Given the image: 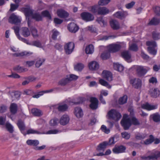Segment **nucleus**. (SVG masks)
Segmentation results:
<instances>
[{
    "label": "nucleus",
    "instance_id": "obj_1",
    "mask_svg": "<svg viewBox=\"0 0 160 160\" xmlns=\"http://www.w3.org/2000/svg\"><path fill=\"white\" fill-rule=\"evenodd\" d=\"M114 137L111 138L108 142L105 141L99 144L97 148V150L99 152L104 151L107 146H110L114 144L116 142L115 141Z\"/></svg>",
    "mask_w": 160,
    "mask_h": 160
},
{
    "label": "nucleus",
    "instance_id": "obj_2",
    "mask_svg": "<svg viewBox=\"0 0 160 160\" xmlns=\"http://www.w3.org/2000/svg\"><path fill=\"white\" fill-rule=\"evenodd\" d=\"M128 117L127 115H125L121 121V124L125 130H128L132 125L131 119Z\"/></svg>",
    "mask_w": 160,
    "mask_h": 160
},
{
    "label": "nucleus",
    "instance_id": "obj_3",
    "mask_svg": "<svg viewBox=\"0 0 160 160\" xmlns=\"http://www.w3.org/2000/svg\"><path fill=\"white\" fill-rule=\"evenodd\" d=\"M109 118L118 121L121 118L120 113L116 110L111 109L108 113Z\"/></svg>",
    "mask_w": 160,
    "mask_h": 160
},
{
    "label": "nucleus",
    "instance_id": "obj_4",
    "mask_svg": "<svg viewBox=\"0 0 160 160\" xmlns=\"http://www.w3.org/2000/svg\"><path fill=\"white\" fill-rule=\"evenodd\" d=\"M74 46V44L72 42H70L66 44L64 48L66 54L68 55L71 54L73 51Z\"/></svg>",
    "mask_w": 160,
    "mask_h": 160
},
{
    "label": "nucleus",
    "instance_id": "obj_5",
    "mask_svg": "<svg viewBox=\"0 0 160 160\" xmlns=\"http://www.w3.org/2000/svg\"><path fill=\"white\" fill-rule=\"evenodd\" d=\"M147 72V70L142 66H138L136 68V72L139 77L144 76Z\"/></svg>",
    "mask_w": 160,
    "mask_h": 160
},
{
    "label": "nucleus",
    "instance_id": "obj_6",
    "mask_svg": "<svg viewBox=\"0 0 160 160\" xmlns=\"http://www.w3.org/2000/svg\"><path fill=\"white\" fill-rule=\"evenodd\" d=\"M130 83L136 88H138L141 86V81L140 79L138 78L131 79L130 81Z\"/></svg>",
    "mask_w": 160,
    "mask_h": 160
},
{
    "label": "nucleus",
    "instance_id": "obj_7",
    "mask_svg": "<svg viewBox=\"0 0 160 160\" xmlns=\"http://www.w3.org/2000/svg\"><path fill=\"white\" fill-rule=\"evenodd\" d=\"M80 16L84 20H93L94 19L93 16L89 12H83L80 14Z\"/></svg>",
    "mask_w": 160,
    "mask_h": 160
},
{
    "label": "nucleus",
    "instance_id": "obj_8",
    "mask_svg": "<svg viewBox=\"0 0 160 160\" xmlns=\"http://www.w3.org/2000/svg\"><path fill=\"white\" fill-rule=\"evenodd\" d=\"M91 104L90 107L93 110L96 109L98 106V101L96 98L91 97L90 98Z\"/></svg>",
    "mask_w": 160,
    "mask_h": 160
},
{
    "label": "nucleus",
    "instance_id": "obj_9",
    "mask_svg": "<svg viewBox=\"0 0 160 160\" xmlns=\"http://www.w3.org/2000/svg\"><path fill=\"white\" fill-rule=\"evenodd\" d=\"M68 28L70 32L75 33L78 30L79 27L76 24L71 22L68 25Z\"/></svg>",
    "mask_w": 160,
    "mask_h": 160
},
{
    "label": "nucleus",
    "instance_id": "obj_10",
    "mask_svg": "<svg viewBox=\"0 0 160 160\" xmlns=\"http://www.w3.org/2000/svg\"><path fill=\"white\" fill-rule=\"evenodd\" d=\"M126 147L123 145L115 146L112 149L113 152L115 153H119L125 152Z\"/></svg>",
    "mask_w": 160,
    "mask_h": 160
},
{
    "label": "nucleus",
    "instance_id": "obj_11",
    "mask_svg": "<svg viewBox=\"0 0 160 160\" xmlns=\"http://www.w3.org/2000/svg\"><path fill=\"white\" fill-rule=\"evenodd\" d=\"M57 14L58 16L62 18H67L69 15V13L67 12L62 9L58 10Z\"/></svg>",
    "mask_w": 160,
    "mask_h": 160
},
{
    "label": "nucleus",
    "instance_id": "obj_12",
    "mask_svg": "<svg viewBox=\"0 0 160 160\" xmlns=\"http://www.w3.org/2000/svg\"><path fill=\"white\" fill-rule=\"evenodd\" d=\"M102 74L103 77L107 80L108 81H111L112 80V75L110 72L104 70L102 72Z\"/></svg>",
    "mask_w": 160,
    "mask_h": 160
},
{
    "label": "nucleus",
    "instance_id": "obj_13",
    "mask_svg": "<svg viewBox=\"0 0 160 160\" xmlns=\"http://www.w3.org/2000/svg\"><path fill=\"white\" fill-rule=\"evenodd\" d=\"M127 12H124L118 11L113 14L114 16L119 19H124L127 15Z\"/></svg>",
    "mask_w": 160,
    "mask_h": 160
},
{
    "label": "nucleus",
    "instance_id": "obj_14",
    "mask_svg": "<svg viewBox=\"0 0 160 160\" xmlns=\"http://www.w3.org/2000/svg\"><path fill=\"white\" fill-rule=\"evenodd\" d=\"M21 10L24 12L26 18L30 17H32L33 14V11L30 8H22Z\"/></svg>",
    "mask_w": 160,
    "mask_h": 160
},
{
    "label": "nucleus",
    "instance_id": "obj_15",
    "mask_svg": "<svg viewBox=\"0 0 160 160\" xmlns=\"http://www.w3.org/2000/svg\"><path fill=\"white\" fill-rule=\"evenodd\" d=\"M8 94L11 96L12 101L18 99L20 96V92L18 91H9Z\"/></svg>",
    "mask_w": 160,
    "mask_h": 160
},
{
    "label": "nucleus",
    "instance_id": "obj_16",
    "mask_svg": "<svg viewBox=\"0 0 160 160\" xmlns=\"http://www.w3.org/2000/svg\"><path fill=\"white\" fill-rule=\"evenodd\" d=\"M121 48V46L120 45L112 44L109 45V51L110 52H114L118 51Z\"/></svg>",
    "mask_w": 160,
    "mask_h": 160
},
{
    "label": "nucleus",
    "instance_id": "obj_17",
    "mask_svg": "<svg viewBox=\"0 0 160 160\" xmlns=\"http://www.w3.org/2000/svg\"><path fill=\"white\" fill-rule=\"evenodd\" d=\"M69 121V118L67 115H63L60 120V123L62 125H65L68 124Z\"/></svg>",
    "mask_w": 160,
    "mask_h": 160
},
{
    "label": "nucleus",
    "instance_id": "obj_18",
    "mask_svg": "<svg viewBox=\"0 0 160 160\" xmlns=\"http://www.w3.org/2000/svg\"><path fill=\"white\" fill-rule=\"evenodd\" d=\"M142 108L148 110H151L157 108V106L155 105H152L148 102H146L141 105Z\"/></svg>",
    "mask_w": 160,
    "mask_h": 160
},
{
    "label": "nucleus",
    "instance_id": "obj_19",
    "mask_svg": "<svg viewBox=\"0 0 160 160\" xmlns=\"http://www.w3.org/2000/svg\"><path fill=\"white\" fill-rule=\"evenodd\" d=\"M88 67L91 70H97L99 68V65L96 62L92 61L89 63Z\"/></svg>",
    "mask_w": 160,
    "mask_h": 160
},
{
    "label": "nucleus",
    "instance_id": "obj_20",
    "mask_svg": "<svg viewBox=\"0 0 160 160\" xmlns=\"http://www.w3.org/2000/svg\"><path fill=\"white\" fill-rule=\"evenodd\" d=\"M149 92L151 96L155 98L159 96L160 94V92L157 88H152L150 90Z\"/></svg>",
    "mask_w": 160,
    "mask_h": 160
},
{
    "label": "nucleus",
    "instance_id": "obj_21",
    "mask_svg": "<svg viewBox=\"0 0 160 160\" xmlns=\"http://www.w3.org/2000/svg\"><path fill=\"white\" fill-rule=\"evenodd\" d=\"M121 55L122 57L128 62H130L131 55L128 51H125L122 52Z\"/></svg>",
    "mask_w": 160,
    "mask_h": 160
},
{
    "label": "nucleus",
    "instance_id": "obj_22",
    "mask_svg": "<svg viewBox=\"0 0 160 160\" xmlns=\"http://www.w3.org/2000/svg\"><path fill=\"white\" fill-rule=\"evenodd\" d=\"M110 24L113 30H117L120 28L119 24L117 21H110Z\"/></svg>",
    "mask_w": 160,
    "mask_h": 160
},
{
    "label": "nucleus",
    "instance_id": "obj_23",
    "mask_svg": "<svg viewBox=\"0 0 160 160\" xmlns=\"http://www.w3.org/2000/svg\"><path fill=\"white\" fill-rule=\"evenodd\" d=\"M109 12V10L105 7H98V14L104 15L108 13Z\"/></svg>",
    "mask_w": 160,
    "mask_h": 160
},
{
    "label": "nucleus",
    "instance_id": "obj_24",
    "mask_svg": "<svg viewBox=\"0 0 160 160\" xmlns=\"http://www.w3.org/2000/svg\"><path fill=\"white\" fill-rule=\"evenodd\" d=\"M18 106L15 103H11L10 106V110L12 114H15L18 111Z\"/></svg>",
    "mask_w": 160,
    "mask_h": 160
},
{
    "label": "nucleus",
    "instance_id": "obj_25",
    "mask_svg": "<svg viewBox=\"0 0 160 160\" xmlns=\"http://www.w3.org/2000/svg\"><path fill=\"white\" fill-rule=\"evenodd\" d=\"M74 113L78 118H81L83 115L82 110L79 107H76L75 108Z\"/></svg>",
    "mask_w": 160,
    "mask_h": 160
},
{
    "label": "nucleus",
    "instance_id": "obj_26",
    "mask_svg": "<svg viewBox=\"0 0 160 160\" xmlns=\"http://www.w3.org/2000/svg\"><path fill=\"white\" fill-rule=\"evenodd\" d=\"M150 118L156 122H160V115L158 113H155L151 115Z\"/></svg>",
    "mask_w": 160,
    "mask_h": 160
},
{
    "label": "nucleus",
    "instance_id": "obj_27",
    "mask_svg": "<svg viewBox=\"0 0 160 160\" xmlns=\"http://www.w3.org/2000/svg\"><path fill=\"white\" fill-rule=\"evenodd\" d=\"M17 125L21 132L25 130V125L24 122L21 119H19L18 121Z\"/></svg>",
    "mask_w": 160,
    "mask_h": 160
},
{
    "label": "nucleus",
    "instance_id": "obj_28",
    "mask_svg": "<svg viewBox=\"0 0 160 160\" xmlns=\"http://www.w3.org/2000/svg\"><path fill=\"white\" fill-rule=\"evenodd\" d=\"M85 51L87 54H92L94 52V47L92 44L87 46L85 48Z\"/></svg>",
    "mask_w": 160,
    "mask_h": 160
},
{
    "label": "nucleus",
    "instance_id": "obj_29",
    "mask_svg": "<svg viewBox=\"0 0 160 160\" xmlns=\"http://www.w3.org/2000/svg\"><path fill=\"white\" fill-rule=\"evenodd\" d=\"M149 138L146 139L144 142V143L146 145H148L151 144L154 141V137L152 135H150L149 136Z\"/></svg>",
    "mask_w": 160,
    "mask_h": 160
},
{
    "label": "nucleus",
    "instance_id": "obj_30",
    "mask_svg": "<svg viewBox=\"0 0 160 160\" xmlns=\"http://www.w3.org/2000/svg\"><path fill=\"white\" fill-rule=\"evenodd\" d=\"M39 143V141L37 140H28L26 142L27 144L30 146H37Z\"/></svg>",
    "mask_w": 160,
    "mask_h": 160
},
{
    "label": "nucleus",
    "instance_id": "obj_31",
    "mask_svg": "<svg viewBox=\"0 0 160 160\" xmlns=\"http://www.w3.org/2000/svg\"><path fill=\"white\" fill-rule=\"evenodd\" d=\"M13 69L14 71H17L18 72H25L28 70V69L27 68H23L19 65L14 67Z\"/></svg>",
    "mask_w": 160,
    "mask_h": 160
},
{
    "label": "nucleus",
    "instance_id": "obj_32",
    "mask_svg": "<svg viewBox=\"0 0 160 160\" xmlns=\"http://www.w3.org/2000/svg\"><path fill=\"white\" fill-rule=\"evenodd\" d=\"M68 107L67 104H65L59 105L58 107V111L61 112H64L67 110Z\"/></svg>",
    "mask_w": 160,
    "mask_h": 160
},
{
    "label": "nucleus",
    "instance_id": "obj_33",
    "mask_svg": "<svg viewBox=\"0 0 160 160\" xmlns=\"http://www.w3.org/2000/svg\"><path fill=\"white\" fill-rule=\"evenodd\" d=\"M22 31V34L24 37H27L30 35V31L28 28L26 27L23 28Z\"/></svg>",
    "mask_w": 160,
    "mask_h": 160
},
{
    "label": "nucleus",
    "instance_id": "obj_34",
    "mask_svg": "<svg viewBox=\"0 0 160 160\" xmlns=\"http://www.w3.org/2000/svg\"><path fill=\"white\" fill-rule=\"evenodd\" d=\"M31 112L32 114L34 116H40L42 115L41 111L36 108L32 109Z\"/></svg>",
    "mask_w": 160,
    "mask_h": 160
},
{
    "label": "nucleus",
    "instance_id": "obj_35",
    "mask_svg": "<svg viewBox=\"0 0 160 160\" xmlns=\"http://www.w3.org/2000/svg\"><path fill=\"white\" fill-rule=\"evenodd\" d=\"M70 82L68 78H66L61 80L58 82V85L64 86Z\"/></svg>",
    "mask_w": 160,
    "mask_h": 160
},
{
    "label": "nucleus",
    "instance_id": "obj_36",
    "mask_svg": "<svg viewBox=\"0 0 160 160\" xmlns=\"http://www.w3.org/2000/svg\"><path fill=\"white\" fill-rule=\"evenodd\" d=\"M5 127L7 130L10 133H12L14 131L13 128L9 123L7 122L5 124Z\"/></svg>",
    "mask_w": 160,
    "mask_h": 160
},
{
    "label": "nucleus",
    "instance_id": "obj_37",
    "mask_svg": "<svg viewBox=\"0 0 160 160\" xmlns=\"http://www.w3.org/2000/svg\"><path fill=\"white\" fill-rule=\"evenodd\" d=\"M127 96L124 95L123 97L120 98L118 100V103L119 104L122 105L127 102Z\"/></svg>",
    "mask_w": 160,
    "mask_h": 160
},
{
    "label": "nucleus",
    "instance_id": "obj_38",
    "mask_svg": "<svg viewBox=\"0 0 160 160\" xmlns=\"http://www.w3.org/2000/svg\"><path fill=\"white\" fill-rule=\"evenodd\" d=\"M45 59L44 58H39L37 59L35 64L36 67L39 68L42 65L43 63L45 62Z\"/></svg>",
    "mask_w": 160,
    "mask_h": 160
},
{
    "label": "nucleus",
    "instance_id": "obj_39",
    "mask_svg": "<svg viewBox=\"0 0 160 160\" xmlns=\"http://www.w3.org/2000/svg\"><path fill=\"white\" fill-rule=\"evenodd\" d=\"M114 69L119 72H121L124 69L123 67L121 65L118 63L114 64Z\"/></svg>",
    "mask_w": 160,
    "mask_h": 160
},
{
    "label": "nucleus",
    "instance_id": "obj_40",
    "mask_svg": "<svg viewBox=\"0 0 160 160\" xmlns=\"http://www.w3.org/2000/svg\"><path fill=\"white\" fill-rule=\"evenodd\" d=\"M42 17H46L49 19H51V16L49 12L47 10H45L42 11L41 13Z\"/></svg>",
    "mask_w": 160,
    "mask_h": 160
},
{
    "label": "nucleus",
    "instance_id": "obj_41",
    "mask_svg": "<svg viewBox=\"0 0 160 160\" xmlns=\"http://www.w3.org/2000/svg\"><path fill=\"white\" fill-rule=\"evenodd\" d=\"M32 17L36 20H40L42 18V16L39 12H35L33 13Z\"/></svg>",
    "mask_w": 160,
    "mask_h": 160
},
{
    "label": "nucleus",
    "instance_id": "obj_42",
    "mask_svg": "<svg viewBox=\"0 0 160 160\" xmlns=\"http://www.w3.org/2000/svg\"><path fill=\"white\" fill-rule=\"evenodd\" d=\"M132 124L134 125H139L140 123L138 119L135 117H132L131 119Z\"/></svg>",
    "mask_w": 160,
    "mask_h": 160
},
{
    "label": "nucleus",
    "instance_id": "obj_43",
    "mask_svg": "<svg viewBox=\"0 0 160 160\" xmlns=\"http://www.w3.org/2000/svg\"><path fill=\"white\" fill-rule=\"evenodd\" d=\"M109 51L103 52L101 55V57L103 59H107L109 58L110 56Z\"/></svg>",
    "mask_w": 160,
    "mask_h": 160
},
{
    "label": "nucleus",
    "instance_id": "obj_44",
    "mask_svg": "<svg viewBox=\"0 0 160 160\" xmlns=\"http://www.w3.org/2000/svg\"><path fill=\"white\" fill-rule=\"evenodd\" d=\"M30 29L32 35L34 38H37L38 36V35L37 33V30L33 27H30Z\"/></svg>",
    "mask_w": 160,
    "mask_h": 160
},
{
    "label": "nucleus",
    "instance_id": "obj_45",
    "mask_svg": "<svg viewBox=\"0 0 160 160\" xmlns=\"http://www.w3.org/2000/svg\"><path fill=\"white\" fill-rule=\"evenodd\" d=\"M147 135L146 134H141L138 133L135 135V138L137 140L143 139L146 138Z\"/></svg>",
    "mask_w": 160,
    "mask_h": 160
},
{
    "label": "nucleus",
    "instance_id": "obj_46",
    "mask_svg": "<svg viewBox=\"0 0 160 160\" xmlns=\"http://www.w3.org/2000/svg\"><path fill=\"white\" fill-rule=\"evenodd\" d=\"M99 83L102 85L107 87L108 88H110L111 86L107 82L103 79H100L99 80Z\"/></svg>",
    "mask_w": 160,
    "mask_h": 160
},
{
    "label": "nucleus",
    "instance_id": "obj_47",
    "mask_svg": "<svg viewBox=\"0 0 160 160\" xmlns=\"http://www.w3.org/2000/svg\"><path fill=\"white\" fill-rule=\"evenodd\" d=\"M83 68V65L81 63H78L74 67V69L78 71H81Z\"/></svg>",
    "mask_w": 160,
    "mask_h": 160
},
{
    "label": "nucleus",
    "instance_id": "obj_48",
    "mask_svg": "<svg viewBox=\"0 0 160 160\" xmlns=\"http://www.w3.org/2000/svg\"><path fill=\"white\" fill-rule=\"evenodd\" d=\"M152 36L153 39L155 40H158L160 38V33L153 31L152 32Z\"/></svg>",
    "mask_w": 160,
    "mask_h": 160
},
{
    "label": "nucleus",
    "instance_id": "obj_49",
    "mask_svg": "<svg viewBox=\"0 0 160 160\" xmlns=\"http://www.w3.org/2000/svg\"><path fill=\"white\" fill-rule=\"evenodd\" d=\"M110 0H100L98 2V4L100 6H104L108 4Z\"/></svg>",
    "mask_w": 160,
    "mask_h": 160
},
{
    "label": "nucleus",
    "instance_id": "obj_50",
    "mask_svg": "<svg viewBox=\"0 0 160 160\" xmlns=\"http://www.w3.org/2000/svg\"><path fill=\"white\" fill-rule=\"evenodd\" d=\"M42 133L41 132L37 130H34L32 129H30L27 131L26 134H41Z\"/></svg>",
    "mask_w": 160,
    "mask_h": 160
},
{
    "label": "nucleus",
    "instance_id": "obj_51",
    "mask_svg": "<svg viewBox=\"0 0 160 160\" xmlns=\"http://www.w3.org/2000/svg\"><path fill=\"white\" fill-rule=\"evenodd\" d=\"M155 47H149L148 48V52L151 54L153 55L156 54L157 51L155 49Z\"/></svg>",
    "mask_w": 160,
    "mask_h": 160
},
{
    "label": "nucleus",
    "instance_id": "obj_52",
    "mask_svg": "<svg viewBox=\"0 0 160 160\" xmlns=\"http://www.w3.org/2000/svg\"><path fill=\"white\" fill-rule=\"evenodd\" d=\"M32 45L35 46L40 48H42V46L41 42L37 40L32 42L31 43Z\"/></svg>",
    "mask_w": 160,
    "mask_h": 160
},
{
    "label": "nucleus",
    "instance_id": "obj_53",
    "mask_svg": "<svg viewBox=\"0 0 160 160\" xmlns=\"http://www.w3.org/2000/svg\"><path fill=\"white\" fill-rule=\"evenodd\" d=\"M121 135L122 138L126 140L129 139L131 136L130 133H129L126 132H122Z\"/></svg>",
    "mask_w": 160,
    "mask_h": 160
},
{
    "label": "nucleus",
    "instance_id": "obj_54",
    "mask_svg": "<svg viewBox=\"0 0 160 160\" xmlns=\"http://www.w3.org/2000/svg\"><path fill=\"white\" fill-rule=\"evenodd\" d=\"M9 19L10 20H20L21 19L19 16L16 15L14 13L11 15Z\"/></svg>",
    "mask_w": 160,
    "mask_h": 160
},
{
    "label": "nucleus",
    "instance_id": "obj_55",
    "mask_svg": "<svg viewBox=\"0 0 160 160\" xmlns=\"http://www.w3.org/2000/svg\"><path fill=\"white\" fill-rule=\"evenodd\" d=\"M14 30L15 33L18 38H20V36L19 34V28L18 26H14L12 28Z\"/></svg>",
    "mask_w": 160,
    "mask_h": 160
},
{
    "label": "nucleus",
    "instance_id": "obj_56",
    "mask_svg": "<svg viewBox=\"0 0 160 160\" xmlns=\"http://www.w3.org/2000/svg\"><path fill=\"white\" fill-rule=\"evenodd\" d=\"M129 48L130 50L133 51H137L138 49L137 45L135 43H133L130 46Z\"/></svg>",
    "mask_w": 160,
    "mask_h": 160
},
{
    "label": "nucleus",
    "instance_id": "obj_57",
    "mask_svg": "<svg viewBox=\"0 0 160 160\" xmlns=\"http://www.w3.org/2000/svg\"><path fill=\"white\" fill-rule=\"evenodd\" d=\"M7 109V107L4 104H1L0 106V113H3L6 111Z\"/></svg>",
    "mask_w": 160,
    "mask_h": 160
},
{
    "label": "nucleus",
    "instance_id": "obj_58",
    "mask_svg": "<svg viewBox=\"0 0 160 160\" xmlns=\"http://www.w3.org/2000/svg\"><path fill=\"white\" fill-rule=\"evenodd\" d=\"M101 129L103 132L106 133H108L110 132L109 129L107 127L104 125H102L101 128Z\"/></svg>",
    "mask_w": 160,
    "mask_h": 160
},
{
    "label": "nucleus",
    "instance_id": "obj_59",
    "mask_svg": "<svg viewBox=\"0 0 160 160\" xmlns=\"http://www.w3.org/2000/svg\"><path fill=\"white\" fill-rule=\"evenodd\" d=\"M146 45L148 46H152V47H156L157 44L156 42L154 41H147L146 42Z\"/></svg>",
    "mask_w": 160,
    "mask_h": 160
},
{
    "label": "nucleus",
    "instance_id": "obj_60",
    "mask_svg": "<svg viewBox=\"0 0 160 160\" xmlns=\"http://www.w3.org/2000/svg\"><path fill=\"white\" fill-rule=\"evenodd\" d=\"M59 34V32L57 30L53 31L52 38L54 40H56L57 36Z\"/></svg>",
    "mask_w": 160,
    "mask_h": 160
},
{
    "label": "nucleus",
    "instance_id": "obj_61",
    "mask_svg": "<svg viewBox=\"0 0 160 160\" xmlns=\"http://www.w3.org/2000/svg\"><path fill=\"white\" fill-rule=\"evenodd\" d=\"M98 7L95 6L92 7L90 11L93 13L96 14L98 13Z\"/></svg>",
    "mask_w": 160,
    "mask_h": 160
},
{
    "label": "nucleus",
    "instance_id": "obj_62",
    "mask_svg": "<svg viewBox=\"0 0 160 160\" xmlns=\"http://www.w3.org/2000/svg\"><path fill=\"white\" fill-rule=\"evenodd\" d=\"M87 28L92 32H95L96 31V28L93 27L92 26H88Z\"/></svg>",
    "mask_w": 160,
    "mask_h": 160
},
{
    "label": "nucleus",
    "instance_id": "obj_63",
    "mask_svg": "<svg viewBox=\"0 0 160 160\" xmlns=\"http://www.w3.org/2000/svg\"><path fill=\"white\" fill-rule=\"evenodd\" d=\"M154 12L156 14L159 16H160V7L157 6L156 7L154 10Z\"/></svg>",
    "mask_w": 160,
    "mask_h": 160
},
{
    "label": "nucleus",
    "instance_id": "obj_64",
    "mask_svg": "<svg viewBox=\"0 0 160 160\" xmlns=\"http://www.w3.org/2000/svg\"><path fill=\"white\" fill-rule=\"evenodd\" d=\"M135 4V2L134 1H132L131 2L127 4L125 6L128 9H130L132 8Z\"/></svg>",
    "mask_w": 160,
    "mask_h": 160
}]
</instances>
